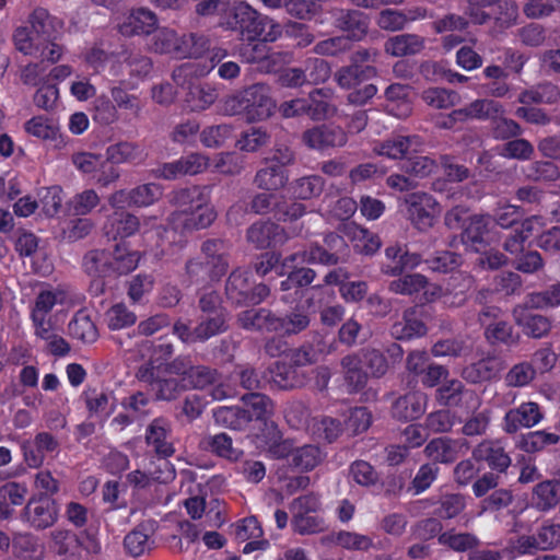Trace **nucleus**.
<instances>
[{"mask_svg":"<svg viewBox=\"0 0 560 560\" xmlns=\"http://www.w3.org/2000/svg\"><path fill=\"white\" fill-rule=\"evenodd\" d=\"M168 201L175 210L168 214L166 223L176 233L185 235L209 228L217 218L209 186L192 185L175 189L168 195Z\"/></svg>","mask_w":560,"mask_h":560,"instance_id":"nucleus-1","label":"nucleus"},{"mask_svg":"<svg viewBox=\"0 0 560 560\" xmlns=\"http://www.w3.org/2000/svg\"><path fill=\"white\" fill-rule=\"evenodd\" d=\"M141 255L129 248L128 242H118L112 250L93 249L83 256V269L92 277L124 276L139 265Z\"/></svg>","mask_w":560,"mask_h":560,"instance_id":"nucleus-2","label":"nucleus"},{"mask_svg":"<svg viewBox=\"0 0 560 560\" xmlns=\"http://www.w3.org/2000/svg\"><path fill=\"white\" fill-rule=\"evenodd\" d=\"M276 103L267 83L256 82L224 100L228 115H240L247 122H259L271 117Z\"/></svg>","mask_w":560,"mask_h":560,"instance_id":"nucleus-3","label":"nucleus"},{"mask_svg":"<svg viewBox=\"0 0 560 560\" xmlns=\"http://www.w3.org/2000/svg\"><path fill=\"white\" fill-rule=\"evenodd\" d=\"M228 26L243 42L264 39L276 42L282 35L281 25L268 15H264L249 4L240 2L231 10Z\"/></svg>","mask_w":560,"mask_h":560,"instance_id":"nucleus-4","label":"nucleus"},{"mask_svg":"<svg viewBox=\"0 0 560 560\" xmlns=\"http://www.w3.org/2000/svg\"><path fill=\"white\" fill-rule=\"evenodd\" d=\"M186 277L190 284L218 282L229 270L225 243L219 238L207 240L201 244V254L186 261Z\"/></svg>","mask_w":560,"mask_h":560,"instance_id":"nucleus-5","label":"nucleus"},{"mask_svg":"<svg viewBox=\"0 0 560 560\" xmlns=\"http://www.w3.org/2000/svg\"><path fill=\"white\" fill-rule=\"evenodd\" d=\"M323 242V245L312 243L306 248L285 256L284 266H293L295 261L327 267L336 266L349 250L346 240L337 232H328Z\"/></svg>","mask_w":560,"mask_h":560,"instance_id":"nucleus-6","label":"nucleus"},{"mask_svg":"<svg viewBox=\"0 0 560 560\" xmlns=\"http://www.w3.org/2000/svg\"><path fill=\"white\" fill-rule=\"evenodd\" d=\"M59 517V504L49 494H33L21 511L20 518L30 528L46 530Z\"/></svg>","mask_w":560,"mask_h":560,"instance_id":"nucleus-7","label":"nucleus"},{"mask_svg":"<svg viewBox=\"0 0 560 560\" xmlns=\"http://www.w3.org/2000/svg\"><path fill=\"white\" fill-rule=\"evenodd\" d=\"M409 221L420 231L433 226L435 219L441 213L439 201L428 192L413 191L406 197Z\"/></svg>","mask_w":560,"mask_h":560,"instance_id":"nucleus-8","label":"nucleus"},{"mask_svg":"<svg viewBox=\"0 0 560 560\" xmlns=\"http://www.w3.org/2000/svg\"><path fill=\"white\" fill-rule=\"evenodd\" d=\"M560 525L547 521L533 535L520 536L513 544L517 556L535 555L537 550H550L559 546Z\"/></svg>","mask_w":560,"mask_h":560,"instance_id":"nucleus-9","label":"nucleus"},{"mask_svg":"<svg viewBox=\"0 0 560 560\" xmlns=\"http://www.w3.org/2000/svg\"><path fill=\"white\" fill-rule=\"evenodd\" d=\"M478 319L480 325L485 327V336L489 342L511 345L516 341L513 326L508 319L503 318L501 308L487 305L480 311Z\"/></svg>","mask_w":560,"mask_h":560,"instance_id":"nucleus-10","label":"nucleus"},{"mask_svg":"<svg viewBox=\"0 0 560 560\" xmlns=\"http://www.w3.org/2000/svg\"><path fill=\"white\" fill-rule=\"evenodd\" d=\"M334 26L347 34L346 39L361 40L369 31V16L355 9L335 8L330 11Z\"/></svg>","mask_w":560,"mask_h":560,"instance_id":"nucleus-11","label":"nucleus"},{"mask_svg":"<svg viewBox=\"0 0 560 560\" xmlns=\"http://www.w3.org/2000/svg\"><path fill=\"white\" fill-rule=\"evenodd\" d=\"M438 402L447 408L470 410L479 405L477 394L458 380L447 381L436 392Z\"/></svg>","mask_w":560,"mask_h":560,"instance_id":"nucleus-12","label":"nucleus"},{"mask_svg":"<svg viewBox=\"0 0 560 560\" xmlns=\"http://www.w3.org/2000/svg\"><path fill=\"white\" fill-rule=\"evenodd\" d=\"M267 371L268 385L271 389L292 390L301 388L308 380L305 370H296L284 359L273 362Z\"/></svg>","mask_w":560,"mask_h":560,"instance_id":"nucleus-13","label":"nucleus"},{"mask_svg":"<svg viewBox=\"0 0 560 560\" xmlns=\"http://www.w3.org/2000/svg\"><path fill=\"white\" fill-rule=\"evenodd\" d=\"M542 419L544 412L538 402L523 401L504 415L502 428L508 433H515L523 428L538 424Z\"/></svg>","mask_w":560,"mask_h":560,"instance_id":"nucleus-14","label":"nucleus"},{"mask_svg":"<svg viewBox=\"0 0 560 560\" xmlns=\"http://www.w3.org/2000/svg\"><path fill=\"white\" fill-rule=\"evenodd\" d=\"M305 144L315 150H326L328 148H341L348 141L347 132L339 126L322 125L307 129L303 132Z\"/></svg>","mask_w":560,"mask_h":560,"instance_id":"nucleus-15","label":"nucleus"},{"mask_svg":"<svg viewBox=\"0 0 560 560\" xmlns=\"http://www.w3.org/2000/svg\"><path fill=\"white\" fill-rule=\"evenodd\" d=\"M494 100H477L465 108L453 109L447 116L440 117L438 125L443 129H454L457 124L465 122L468 118L490 117L498 110Z\"/></svg>","mask_w":560,"mask_h":560,"instance_id":"nucleus-16","label":"nucleus"},{"mask_svg":"<svg viewBox=\"0 0 560 560\" xmlns=\"http://www.w3.org/2000/svg\"><path fill=\"white\" fill-rule=\"evenodd\" d=\"M158 25L159 19L153 11L147 8H137L132 9L118 25V31L126 37L150 35L156 32Z\"/></svg>","mask_w":560,"mask_h":560,"instance_id":"nucleus-17","label":"nucleus"},{"mask_svg":"<svg viewBox=\"0 0 560 560\" xmlns=\"http://www.w3.org/2000/svg\"><path fill=\"white\" fill-rule=\"evenodd\" d=\"M243 411L248 418V424L253 421L259 424L260 432L268 431V424L275 423L270 420L273 410V402L268 395L261 393H248L241 397Z\"/></svg>","mask_w":560,"mask_h":560,"instance_id":"nucleus-18","label":"nucleus"},{"mask_svg":"<svg viewBox=\"0 0 560 560\" xmlns=\"http://www.w3.org/2000/svg\"><path fill=\"white\" fill-rule=\"evenodd\" d=\"M385 109L393 117L405 119L412 113V89L404 83H390L384 91Z\"/></svg>","mask_w":560,"mask_h":560,"instance_id":"nucleus-19","label":"nucleus"},{"mask_svg":"<svg viewBox=\"0 0 560 560\" xmlns=\"http://www.w3.org/2000/svg\"><path fill=\"white\" fill-rule=\"evenodd\" d=\"M81 397L90 418L106 420L116 410V398L113 392L86 387Z\"/></svg>","mask_w":560,"mask_h":560,"instance_id":"nucleus-20","label":"nucleus"},{"mask_svg":"<svg viewBox=\"0 0 560 560\" xmlns=\"http://www.w3.org/2000/svg\"><path fill=\"white\" fill-rule=\"evenodd\" d=\"M174 345L167 337H160L158 342L152 345V352L147 363L140 365L136 372L139 382L153 381V371L165 366L174 355Z\"/></svg>","mask_w":560,"mask_h":560,"instance_id":"nucleus-21","label":"nucleus"},{"mask_svg":"<svg viewBox=\"0 0 560 560\" xmlns=\"http://www.w3.org/2000/svg\"><path fill=\"white\" fill-rule=\"evenodd\" d=\"M153 521H144L137 525L132 532H129L124 539L126 553L132 558L147 555L155 547Z\"/></svg>","mask_w":560,"mask_h":560,"instance_id":"nucleus-22","label":"nucleus"},{"mask_svg":"<svg viewBox=\"0 0 560 560\" xmlns=\"http://www.w3.org/2000/svg\"><path fill=\"white\" fill-rule=\"evenodd\" d=\"M140 221L132 213L126 211H115L104 225V234L108 240L116 243L127 242L139 231Z\"/></svg>","mask_w":560,"mask_h":560,"instance_id":"nucleus-23","label":"nucleus"},{"mask_svg":"<svg viewBox=\"0 0 560 560\" xmlns=\"http://www.w3.org/2000/svg\"><path fill=\"white\" fill-rule=\"evenodd\" d=\"M424 412L425 395L420 392H409L399 396L390 407L392 417L402 422L419 419Z\"/></svg>","mask_w":560,"mask_h":560,"instance_id":"nucleus-24","label":"nucleus"},{"mask_svg":"<svg viewBox=\"0 0 560 560\" xmlns=\"http://www.w3.org/2000/svg\"><path fill=\"white\" fill-rule=\"evenodd\" d=\"M113 55L117 59L120 70L124 72L122 67L125 66L131 79L143 80L148 78L153 70V62L147 55L133 51L125 45H121L119 51Z\"/></svg>","mask_w":560,"mask_h":560,"instance_id":"nucleus-25","label":"nucleus"},{"mask_svg":"<svg viewBox=\"0 0 560 560\" xmlns=\"http://www.w3.org/2000/svg\"><path fill=\"white\" fill-rule=\"evenodd\" d=\"M246 238L257 248H268L284 241V229L271 221H258L247 229Z\"/></svg>","mask_w":560,"mask_h":560,"instance_id":"nucleus-26","label":"nucleus"},{"mask_svg":"<svg viewBox=\"0 0 560 560\" xmlns=\"http://www.w3.org/2000/svg\"><path fill=\"white\" fill-rule=\"evenodd\" d=\"M171 433L170 422L162 417L155 418L145 430V442L149 446L153 447L156 455L163 458L170 457L174 454L175 448L168 436Z\"/></svg>","mask_w":560,"mask_h":560,"instance_id":"nucleus-27","label":"nucleus"},{"mask_svg":"<svg viewBox=\"0 0 560 560\" xmlns=\"http://www.w3.org/2000/svg\"><path fill=\"white\" fill-rule=\"evenodd\" d=\"M27 22L34 37L40 42L56 40L61 22L49 14L47 9L36 8L28 15Z\"/></svg>","mask_w":560,"mask_h":560,"instance_id":"nucleus-28","label":"nucleus"},{"mask_svg":"<svg viewBox=\"0 0 560 560\" xmlns=\"http://www.w3.org/2000/svg\"><path fill=\"white\" fill-rule=\"evenodd\" d=\"M472 455L476 459L486 462L498 474L505 472L511 465L510 455L499 442H482L474 450Z\"/></svg>","mask_w":560,"mask_h":560,"instance_id":"nucleus-29","label":"nucleus"},{"mask_svg":"<svg viewBox=\"0 0 560 560\" xmlns=\"http://www.w3.org/2000/svg\"><path fill=\"white\" fill-rule=\"evenodd\" d=\"M428 328L416 307H409L404 312L402 319L390 327V336L397 340H411L422 337Z\"/></svg>","mask_w":560,"mask_h":560,"instance_id":"nucleus-30","label":"nucleus"},{"mask_svg":"<svg viewBox=\"0 0 560 560\" xmlns=\"http://www.w3.org/2000/svg\"><path fill=\"white\" fill-rule=\"evenodd\" d=\"M412 145H421V138L417 135L411 136H394L381 141L375 148V152L392 160H406Z\"/></svg>","mask_w":560,"mask_h":560,"instance_id":"nucleus-31","label":"nucleus"},{"mask_svg":"<svg viewBox=\"0 0 560 560\" xmlns=\"http://www.w3.org/2000/svg\"><path fill=\"white\" fill-rule=\"evenodd\" d=\"M226 56L225 49H215L212 51L210 60L201 63H186L173 71L174 81L180 86H185L186 78L188 77H205L209 74L214 67H219Z\"/></svg>","mask_w":560,"mask_h":560,"instance_id":"nucleus-32","label":"nucleus"},{"mask_svg":"<svg viewBox=\"0 0 560 560\" xmlns=\"http://www.w3.org/2000/svg\"><path fill=\"white\" fill-rule=\"evenodd\" d=\"M560 100V89L556 83L545 81L530 85L528 89L523 90L517 101L523 105L533 104H556Z\"/></svg>","mask_w":560,"mask_h":560,"instance_id":"nucleus-33","label":"nucleus"},{"mask_svg":"<svg viewBox=\"0 0 560 560\" xmlns=\"http://www.w3.org/2000/svg\"><path fill=\"white\" fill-rule=\"evenodd\" d=\"M250 271L244 268L234 269L225 282L226 299L238 306H244L249 293Z\"/></svg>","mask_w":560,"mask_h":560,"instance_id":"nucleus-34","label":"nucleus"},{"mask_svg":"<svg viewBox=\"0 0 560 560\" xmlns=\"http://www.w3.org/2000/svg\"><path fill=\"white\" fill-rule=\"evenodd\" d=\"M425 46V40L417 34H400L389 37L384 43V50L400 58V56L419 54Z\"/></svg>","mask_w":560,"mask_h":560,"instance_id":"nucleus-35","label":"nucleus"},{"mask_svg":"<svg viewBox=\"0 0 560 560\" xmlns=\"http://www.w3.org/2000/svg\"><path fill=\"white\" fill-rule=\"evenodd\" d=\"M560 435L547 430H535L523 433L517 438L516 447L525 453H537L545 448L557 445Z\"/></svg>","mask_w":560,"mask_h":560,"instance_id":"nucleus-36","label":"nucleus"},{"mask_svg":"<svg viewBox=\"0 0 560 560\" xmlns=\"http://www.w3.org/2000/svg\"><path fill=\"white\" fill-rule=\"evenodd\" d=\"M492 221L490 214H475L469 217L463 223L462 241L464 244L475 247L485 244V235L488 233V226Z\"/></svg>","mask_w":560,"mask_h":560,"instance_id":"nucleus-37","label":"nucleus"},{"mask_svg":"<svg viewBox=\"0 0 560 560\" xmlns=\"http://www.w3.org/2000/svg\"><path fill=\"white\" fill-rule=\"evenodd\" d=\"M68 328L70 336L83 343H93L100 337L97 326L86 310L77 311Z\"/></svg>","mask_w":560,"mask_h":560,"instance_id":"nucleus-38","label":"nucleus"},{"mask_svg":"<svg viewBox=\"0 0 560 560\" xmlns=\"http://www.w3.org/2000/svg\"><path fill=\"white\" fill-rule=\"evenodd\" d=\"M497 103L498 110L490 117H481L480 119L491 120V133L497 140H510L512 138L521 137L524 132L522 126L513 119L503 117L504 108L502 104Z\"/></svg>","mask_w":560,"mask_h":560,"instance_id":"nucleus-39","label":"nucleus"},{"mask_svg":"<svg viewBox=\"0 0 560 560\" xmlns=\"http://www.w3.org/2000/svg\"><path fill=\"white\" fill-rule=\"evenodd\" d=\"M323 460L322 450L316 445H303L291 453L289 465L300 472L314 470Z\"/></svg>","mask_w":560,"mask_h":560,"instance_id":"nucleus-40","label":"nucleus"},{"mask_svg":"<svg viewBox=\"0 0 560 560\" xmlns=\"http://www.w3.org/2000/svg\"><path fill=\"white\" fill-rule=\"evenodd\" d=\"M560 500V483L546 480L537 483L532 493V505L538 511H549Z\"/></svg>","mask_w":560,"mask_h":560,"instance_id":"nucleus-41","label":"nucleus"},{"mask_svg":"<svg viewBox=\"0 0 560 560\" xmlns=\"http://www.w3.org/2000/svg\"><path fill=\"white\" fill-rule=\"evenodd\" d=\"M105 158L110 164L133 163L142 159V150L136 142L120 140L108 144L105 149Z\"/></svg>","mask_w":560,"mask_h":560,"instance_id":"nucleus-42","label":"nucleus"},{"mask_svg":"<svg viewBox=\"0 0 560 560\" xmlns=\"http://www.w3.org/2000/svg\"><path fill=\"white\" fill-rule=\"evenodd\" d=\"M120 406L138 422L152 413L153 399L149 393L137 390L122 397Z\"/></svg>","mask_w":560,"mask_h":560,"instance_id":"nucleus-43","label":"nucleus"},{"mask_svg":"<svg viewBox=\"0 0 560 560\" xmlns=\"http://www.w3.org/2000/svg\"><path fill=\"white\" fill-rule=\"evenodd\" d=\"M517 324L523 327V332L534 338H541L550 331V319L541 314L526 310H515Z\"/></svg>","mask_w":560,"mask_h":560,"instance_id":"nucleus-44","label":"nucleus"},{"mask_svg":"<svg viewBox=\"0 0 560 560\" xmlns=\"http://www.w3.org/2000/svg\"><path fill=\"white\" fill-rule=\"evenodd\" d=\"M145 383L152 387L158 400H173L187 390L184 378H176V376L162 378L156 375V371H153V381Z\"/></svg>","mask_w":560,"mask_h":560,"instance_id":"nucleus-45","label":"nucleus"},{"mask_svg":"<svg viewBox=\"0 0 560 560\" xmlns=\"http://www.w3.org/2000/svg\"><path fill=\"white\" fill-rule=\"evenodd\" d=\"M217 91L210 85L187 81L186 103L191 110H203L217 100Z\"/></svg>","mask_w":560,"mask_h":560,"instance_id":"nucleus-46","label":"nucleus"},{"mask_svg":"<svg viewBox=\"0 0 560 560\" xmlns=\"http://www.w3.org/2000/svg\"><path fill=\"white\" fill-rule=\"evenodd\" d=\"M267 165L257 171L255 176V184L257 187L265 190H278L288 182V173L281 165L266 163Z\"/></svg>","mask_w":560,"mask_h":560,"instance_id":"nucleus-47","label":"nucleus"},{"mask_svg":"<svg viewBox=\"0 0 560 560\" xmlns=\"http://www.w3.org/2000/svg\"><path fill=\"white\" fill-rule=\"evenodd\" d=\"M210 38L203 34L190 33L180 36L177 58H202L210 49Z\"/></svg>","mask_w":560,"mask_h":560,"instance_id":"nucleus-48","label":"nucleus"},{"mask_svg":"<svg viewBox=\"0 0 560 560\" xmlns=\"http://www.w3.org/2000/svg\"><path fill=\"white\" fill-rule=\"evenodd\" d=\"M354 355L364 370L368 371L369 376L382 377L389 368L386 357L376 348H361Z\"/></svg>","mask_w":560,"mask_h":560,"instance_id":"nucleus-49","label":"nucleus"},{"mask_svg":"<svg viewBox=\"0 0 560 560\" xmlns=\"http://www.w3.org/2000/svg\"><path fill=\"white\" fill-rule=\"evenodd\" d=\"M228 315L229 314L203 315L195 327V335L199 342H206L212 337L228 331Z\"/></svg>","mask_w":560,"mask_h":560,"instance_id":"nucleus-50","label":"nucleus"},{"mask_svg":"<svg viewBox=\"0 0 560 560\" xmlns=\"http://www.w3.org/2000/svg\"><path fill=\"white\" fill-rule=\"evenodd\" d=\"M423 452L436 465L438 463H453L457 458L456 443L447 438H438L430 441Z\"/></svg>","mask_w":560,"mask_h":560,"instance_id":"nucleus-51","label":"nucleus"},{"mask_svg":"<svg viewBox=\"0 0 560 560\" xmlns=\"http://www.w3.org/2000/svg\"><path fill=\"white\" fill-rule=\"evenodd\" d=\"M498 365L495 358H485L466 366L463 375L471 384L490 382L495 377Z\"/></svg>","mask_w":560,"mask_h":560,"instance_id":"nucleus-52","label":"nucleus"},{"mask_svg":"<svg viewBox=\"0 0 560 560\" xmlns=\"http://www.w3.org/2000/svg\"><path fill=\"white\" fill-rule=\"evenodd\" d=\"M206 447L212 454L232 462L238 460L244 454L243 451L233 447V441L225 432L209 435L206 440Z\"/></svg>","mask_w":560,"mask_h":560,"instance_id":"nucleus-53","label":"nucleus"},{"mask_svg":"<svg viewBox=\"0 0 560 560\" xmlns=\"http://www.w3.org/2000/svg\"><path fill=\"white\" fill-rule=\"evenodd\" d=\"M341 365L345 370V378L352 392L363 389L369 381L368 371L360 364L355 354H350L341 360Z\"/></svg>","mask_w":560,"mask_h":560,"instance_id":"nucleus-54","label":"nucleus"},{"mask_svg":"<svg viewBox=\"0 0 560 560\" xmlns=\"http://www.w3.org/2000/svg\"><path fill=\"white\" fill-rule=\"evenodd\" d=\"M106 326L109 330L130 328L136 324L137 315L125 303L112 305L104 314Z\"/></svg>","mask_w":560,"mask_h":560,"instance_id":"nucleus-55","label":"nucleus"},{"mask_svg":"<svg viewBox=\"0 0 560 560\" xmlns=\"http://www.w3.org/2000/svg\"><path fill=\"white\" fill-rule=\"evenodd\" d=\"M256 438L265 443L276 457L290 459L293 450L289 443L282 441V433L276 423H269L268 431L256 433Z\"/></svg>","mask_w":560,"mask_h":560,"instance_id":"nucleus-56","label":"nucleus"},{"mask_svg":"<svg viewBox=\"0 0 560 560\" xmlns=\"http://www.w3.org/2000/svg\"><path fill=\"white\" fill-rule=\"evenodd\" d=\"M294 533L300 535H314L326 530V520L318 513H294L291 521Z\"/></svg>","mask_w":560,"mask_h":560,"instance_id":"nucleus-57","label":"nucleus"},{"mask_svg":"<svg viewBox=\"0 0 560 560\" xmlns=\"http://www.w3.org/2000/svg\"><path fill=\"white\" fill-rule=\"evenodd\" d=\"M219 372L207 365H192L190 372L184 377L186 390L196 388L203 389L217 383Z\"/></svg>","mask_w":560,"mask_h":560,"instance_id":"nucleus-58","label":"nucleus"},{"mask_svg":"<svg viewBox=\"0 0 560 560\" xmlns=\"http://www.w3.org/2000/svg\"><path fill=\"white\" fill-rule=\"evenodd\" d=\"M377 75V69L375 65L364 63L355 65V71L351 74L343 73V67L340 68L336 73V80L342 89H352L362 81L370 80Z\"/></svg>","mask_w":560,"mask_h":560,"instance_id":"nucleus-59","label":"nucleus"},{"mask_svg":"<svg viewBox=\"0 0 560 560\" xmlns=\"http://www.w3.org/2000/svg\"><path fill=\"white\" fill-rule=\"evenodd\" d=\"M214 421L233 430H244L248 427V418L242 407H217Z\"/></svg>","mask_w":560,"mask_h":560,"instance_id":"nucleus-60","label":"nucleus"},{"mask_svg":"<svg viewBox=\"0 0 560 560\" xmlns=\"http://www.w3.org/2000/svg\"><path fill=\"white\" fill-rule=\"evenodd\" d=\"M438 542L455 551H471L478 546L479 539L469 533H455V530H447L440 534Z\"/></svg>","mask_w":560,"mask_h":560,"instance_id":"nucleus-61","label":"nucleus"},{"mask_svg":"<svg viewBox=\"0 0 560 560\" xmlns=\"http://www.w3.org/2000/svg\"><path fill=\"white\" fill-rule=\"evenodd\" d=\"M328 539L332 544L350 550H368L373 545L371 537L347 530L331 533Z\"/></svg>","mask_w":560,"mask_h":560,"instance_id":"nucleus-62","label":"nucleus"},{"mask_svg":"<svg viewBox=\"0 0 560 560\" xmlns=\"http://www.w3.org/2000/svg\"><path fill=\"white\" fill-rule=\"evenodd\" d=\"M350 476L362 487H373L380 482V474L373 465L364 459H355L350 464Z\"/></svg>","mask_w":560,"mask_h":560,"instance_id":"nucleus-63","label":"nucleus"},{"mask_svg":"<svg viewBox=\"0 0 560 560\" xmlns=\"http://www.w3.org/2000/svg\"><path fill=\"white\" fill-rule=\"evenodd\" d=\"M526 305L532 308H548L560 305V282L552 283L540 292L530 293Z\"/></svg>","mask_w":560,"mask_h":560,"instance_id":"nucleus-64","label":"nucleus"}]
</instances>
